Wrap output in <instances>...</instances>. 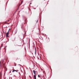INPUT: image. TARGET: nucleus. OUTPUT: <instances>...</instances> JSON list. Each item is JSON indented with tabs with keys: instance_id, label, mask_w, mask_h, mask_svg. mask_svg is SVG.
Here are the masks:
<instances>
[{
	"instance_id": "1",
	"label": "nucleus",
	"mask_w": 79,
	"mask_h": 79,
	"mask_svg": "<svg viewBox=\"0 0 79 79\" xmlns=\"http://www.w3.org/2000/svg\"><path fill=\"white\" fill-rule=\"evenodd\" d=\"M10 29H9L7 32L6 33V37H9V36H8V35H9V32H10Z\"/></svg>"
},
{
	"instance_id": "5",
	"label": "nucleus",
	"mask_w": 79,
	"mask_h": 79,
	"mask_svg": "<svg viewBox=\"0 0 79 79\" xmlns=\"http://www.w3.org/2000/svg\"><path fill=\"white\" fill-rule=\"evenodd\" d=\"M34 79H36V75H34Z\"/></svg>"
},
{
	"instance_id": "16",
	"label": "nucleus",
	"mask_w": 79,
	"mask_h": 79,
	"mask_svg": "<svg viewBox=\"0 0 79 79\" xmlns=\"http://www.w3.org/2000/svg\"><path fill=\"white\" fill-rule=\"evenodd\" d=\"M32 54L33 55V53H32Z\"/></svg>"
},
{
	"instance_id": "14",
	"label": "nucleus",
	"mask_w": 79,
	"mask_h": 79,
	"mask_svg": "<svg viewBox=\"0 0 79 79\" xmlns=\"http://www.w3.org/2000/svg\"><path fill=\"white\" fill-rule=\"evenodd\" d=\"M31 4H32V3H30V5H31Z\"/></svg>"
},
{
	"instance_id": "17",
	"label": "nucleus",
	"mask_w": 79,
	"mask_h": 79,
	"mask_svg": "<svg viewBox=\"0 0 79 79\" xmlns=\"http://www.w3.org/2000/svg\"><path fill=\"white\" fill-rule=\"evenodd\" d=\"M38 59H39V58H38Z\"/></svg>"
},
{
	"instance_id": "18",
	"label": "nucleus",
	"mask_w": 79,
	"mask_h": 79,
	"mask_svg": "<svg viewBox=\"0 0 79 79\" xmlns=\"http://www.w3.org/2000/svg\"><path fill=\"white\" fill-rule=\"evenodd\" d=\"M19 65H20V64H19Z\"/></svg>"
},
{
	"instance_id": "12",
	"label": "nucleus",
	"mask_w": 79,
	"mask_h": 79,
	"mask_svg": "<svg viewBox=\"0 0 79 79\" xmlns=\"http://www.w3.org/2000/svg\"><path fill=\"white\" fill-rule=\"evenodd\" d=\"M14 76L15 77H16V76L15 75H14Z\"/></svg>"
},
{
	"instance_id": "3",
	"label": "nucleus",
	"mask_w": 79,
	"mask_h": 79,
	"mask_svg": "<svg viewBox=\"0 0 79 79\" xmlns=\"http://www.w3.org/2000/svg\"><path fill=\"white\" fill-rule=\"evenodd\" d=\"M0 79H2V73L0 74Z\"/></svg>"
},
{
	"instance_id": "11",
	"label": "nucleus",
	"mask_w": 79,
	"mask_h": 79,
	"mask_svg": "<svg viewBox=\"0 0 79 79\" xmlns=\"http://www.w3.org/2000/svg\"><path fill=\"white\" fill-rule=\"evenodd\" d=\"M4 49H6V47H5V48H4Z\"/></svg>"
},
{
	"instance_id": "8",
	"label": "nucleus",
	"mask_w": 79,
	"mask_h": 79,
	"mask_svg": "<svg viewBox=\"0 0 79 79\" xmlns=\"http://www.w3.org/2000/svg\"><path fill=\"white\" fill-rule=\"evenodd\" d=\"M3 47V44H2L1 46V47Z\"/></svg>"
},
{
	"instance_id": "2",
	"label": "nucleus",
	"mask_w": 79,
	"mask_h": 79,
	"mask_svg": "<svg viewBox=\"0 0 79 79\" xmlns=\"http://www.w3.org/2000/svg\"><path fill=\"white\" fill-rule=\"evenodd\" d=\"M33 72L35 75V76H36V72L34 70L33 71Z\"/></svg>"
},
{
	"instance_id": "7",
	"label": "nucleus",
	"mask_w": 79,
	"mask_h": 79,
	"mask_svg": "<svg viewBox=\"0 0 79 79\" xmlns=\"http://www.w3.org/2000/svg\"><path fill=\"white\" fill-rule=\"evenodd\" d=\"M38 77H40V78H41V77H40V75H38Z\"/></svg>"
},
{
	"instance_id": "15",
	"label": "nucleus",
	"mask_w": 79,
	"mask_h": 79,
	"mask_svg": "<svg viewBox=\"0 0 79 79\" xmlns=\"http://www.w3.org/2000/svg\"><path fill=\"white\" fill-rule=\"evenodd\" d=\"M10 73H11V71H10Z\"/></svg>"
},
{
	"instance_id": "13",
	"label": "nucleus",
	"mask_w": 79,
	"mask_h": 79,
	"mask_svg": "<svg viewBox=\"0 0 79 79\" xmlns=\"http://www.w3.org/2000/svg\"><path fill=\"white\" fill-rule=\"evenodd\" d=\"M38 20H37V23H38Z\"/></svg>"
},
{
	"instance_id": "9",
	"label": "nucleus",
	"mask_w": 79,
	"mask_h": 79,
	"mask_svg": "<svg viewBox=\"0 0 79 79\" xmlns=\"http://www.w3.org/2000/svg\"><path fill=\"white\" fill-rule=\"evenodd\" d=\"M35 54H36V50L35 49Z\"/></svg>"
},
{
	"instance_id": "10",
	"label": "nucleus",
	"mask_w": 79,
	"mask_h": 79,
	"mask_svg": "<svg viewBox=\"0 0 79 79\" xmlns=\"http://www.w3.org/2000/svg\"><path fill=\"white\" fill-rule=\"evenodd\" d=\"M29 77H30V78H31V79H32V77H31V76H29Z\"/></svg>"
},
{
	"instance_id": "4",
	"label": "nucleus",
	"mask_w": 79,
	"mask_h": 79,
	"mask_svg": "<svg viewBox=\"0 0 79 79\" xmlns=\"http://www.w3.org/2000/svg\"><path fill=\"white\" fill-rule=\"evenodd\" d=\"M2 62L3 63V60H2L1 61H0V65H1V63H2Z\"/></svg>"
},
{
	"instance_id": "6",
	"label": "nucleus",
	"mask_w": 79,
	"mask_h": 79,
	"mask_svg": "<svg viewBox=\"0 0 79 79\" xmlns=\"http://www.w3.org/2000/svg\"><path fill=\"white\" fill-rule=\"evenodd\" d=\"M14 71H16L17 73V72H18L17 70H14L12 71V73H13V72H14Z\"/></svg>"
}]
</instances>
